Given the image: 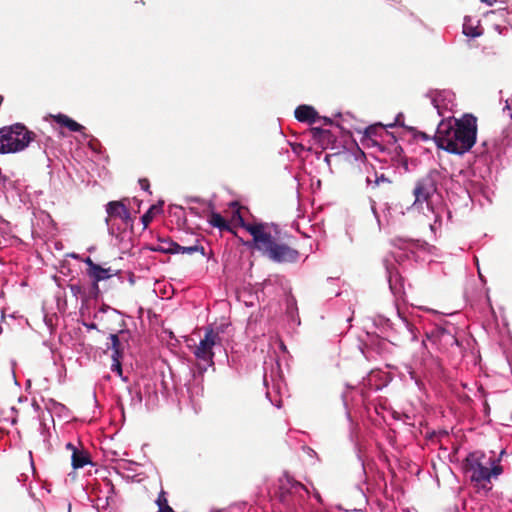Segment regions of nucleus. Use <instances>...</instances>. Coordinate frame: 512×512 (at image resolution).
I'll list each match as a JSON object with an SVG mask.
<instances>
[{"instance_id":"f257e3e1","label":"nucleus","mask_w":512,"mask_h":512,"mask_svg":"<svg viewBox=\"0 0 512 512\" xmlns=\"http://www.w3.org/2000/svg\"><path fill=\"white\" fill-rule=\"evenodd\" d=\"M231 207L234 208L232 220L252 236V241L246 242L248 247L255 249L263 257L278 264H294L299 260V251L286 240L277 225L265 222L246 223L241 214L239 203L232 202Z\"/></svg>"},{"instance_id":"f03ea898","label":"nucleus","mask_w":512,"mask_h":512,"mask_svg":"<svg viewBox=\"0 0 512 512\" xmlns=\"http://www.w3.org/2000/svg\"><path fill=\"white\" fill-rule=\"evenodd\" d=\"M477 137V118L465 114L460 119L442 120L433 136L438 148L452 154L462 155L475 144Z\"/></svg>"},{"instance_id":"7ed1b4c3","label":"nucleus","mask_w":512,"mask_h":512,"mask_svg":"<svg viewBox=\"0 0 512 512\" xmlns=\"http://www.w3.org/2000/svg\"><path fill=\"white\" fill-rule=\"evenodd\" d=\"M462 468L474 487L486 492L492 489L491 479L498 477L503 472L498 460L486 457L480 451L469 453L462 463Z\"/></svg>"},{"instance_id":"20e7f679","label":"nucleus","mask_w":512,"mask_h":512,"mask_svg":"<svg viewBox=\"0 0 512 512\" xmlns=\"http://www.w3.org/2000/svg\"><path fill=\"white\" fill-rule=\"evenodd\" d=\"M37 139V134L30 131L24 124L15 123L0 128V154L23 151Z\"/></svg>"},{"instance_id":"39448f33","label":"nucleus","mask_w":512,"mask_h":512,"mask_svg":"<svg viewBox=\"0 0 512 512\" xmlns=\"http://www.w3.org/2000/svg\"><path fill=\"white\" fill-rule=\"evenodd\" d=\"M126 199L120 201H110L106 205L107 217L105 222L111 235H117L127 227H132L133 218L130 210L124 203Z\"/></svg>"},{"instance_id":"423d86ee","label":"nucleus","mask_w":512,"mask_h":512,"mask_svg":"<svg viewBox=\"0 0 512 512\" xmlns=\"http://www.w3.org/2000/svg\"><path fill=\"white\" fill-rule=\"evenodd\" d=\"M216 345H221V337L217 331L208 327L205 330L204 337L200 340L199 344L195 347L194 355L197 359L202 360L209 365H213L214 352L213 348Z\"/></svg>"},{"instance_id":"0eeeda50","label":"nucleus","mask_w":512,"mask_h":512,"mask_svg":"<svg viewBox=\"0 0 512 512\" xmlns=\"http://www.w3.org/2000/svg\"><path fill=\"white\" fill-rule=\"evenodd\" d=\"M436 177V172H430L416 181L413 189L414 206L421 205L424 202L429 205L430 199L437 191Z\"/></svg>"},{"instance_id":"6e6552de","label":"nucleus","mask_w":512,"mask_h":512,"mask_svg":"<svg viewBox=\"0 0 512 512\" xmlns=\"http://www.w3.org/2000/svg\"><path fill=\"white\" fill-rule=\"evenodd\" d=\"M83 261L87 265L86 274L92 282L91 293L97 297L100 293L99 282L111 278L115 273L110 267L103 268L96 264L90 257Z\"/></svg>"},{"instance_id":"1a4fd4ad","label":"nucleus","mask_w":512,"mask_h":512,"mask_svg":"<svg viewBox=\"0 0 512 512\" xmlns=\"http://www.w3.org/2000/svg\"><path fill=\"white\" fill-rule=\"evenodd\" d=\"M66 448L72 452L71 464L74 469L83 468L91 463L90 455L86 450H80L72 443H67Z\"/></svg>"},{"instance_id":"9d476101","label":"nucleus","mask_w":512,"mask_h":512,"mask_svg":"<svg viewBox=\"0 0 512 512\" xmlns=\"http://www.w3.org/2000/svg\"><path fill=\"white\" fill-rule=\"evenodd\" d=\"M312 139L318 143L323 149H326L328 145L335 141V136L330 130L323 129L320 127H312L310 129Z\"/></svg>"},{"instance_id":"9b49d317","label":"nucleus","mask_w":512,"mask_h":512,"mask_svg":"<svg viewBox=\"0 0 512 512\" xmlns=\"http://www.w3.org/2000/svg\"><path fill=\"white\" fill-rule=\"evenodd\" d=\"M295 118L300 122L315 123L320 119L317 111L308 105H300L295 109Z\"/></svg>"},{"instance_id":"f8f14e48","label":"nucleus","mask_w":512,"mask_h":512,"mask_svg":"<svg viewBox=\"0 0 512 512\" xmlns=\"http://www.w3.org/2000/svg\"><path fill=\"white\" fill-rule=\"evenodd\" d=\"M153 251L165 254H179V244L170 238H159L158 244L151 248Z\"/></svg>"},{"instance_id":"ddd939ff","label":"nucleus","mask_w":512,"mask_h":512,"mask_svg":"<svg viewBox=\"0 0 512 512\" xmlns=\"http://www.w3.org/2000/svg\"><path fill=\"white\" fill-rule=\"evenodd\" d=\"M53 119L56 123L60 124L61 126H64L68 128L72 132H82L85 130V127L73 120L72 118L68 117L65 114H58L53 116Z\"/></svg>"},{"instance_id":"4468645a","label":"nucleus","mask_w":512,"mask_h":512,"mask_svg":"<svg viewBox=\"0 0 512 512\" xmlns=\"http://www.w3.org/2000/svg\"><path fill=\"white\" fill-rule=\"evenodd\" d=\"M208 222L211 226L218 228L220 231H228L234 235L236 232L234 229L228 224V222L221 216V214L217 212H211Z\"/></svg>"},{"instance_id":"2eb2a0df","label":"nucleus","mask_w":512,"mask_h":512,"mask_svg":"<svg viewBox=\"0 0 512 512\" xmlns=\"http://www.w3.org/2000/svg\"><path fill=\"white\" fill-rule=\"evenodd\" d=\"M109 339L111 340V346H108V348L113 350L111 357H123V348L119 335L114 333L110 334Z\"/></svg>"},{"instance_id":"dca6fc26","label":"nucleus","mask_w":512,"mask_h":512,"mask_svg":"<svg viewBox=\"0 0 512 512\" xmlns=\"http://www.w3.org/2000/svg\"><path fill=\"white\" fill-rule=\"evenodd\" d=\"M161 209H162L161 206L152 205L146 211V213L141 217V222L143 224L144 229H146L148 227V225L151 223V221L153 220V218L155 216V213L160 212Z\"/></svg>"},{"instance_id":"f3484780","label":"nucleus","mask_w":512,"mask_h":512,"mask_svg":"<svg viewBox=\"0 0 512 512\" xmlns=\"http://www.w3.org/2000/svg\"><path fill=\"white\" fill-rule=\"evenodd\" d=\"M179 253L181 254H193L199 252L201 255H205V249L202 245L199 244V240H196L195 244L191 246H181L179 245Z\"/></svg>"},{"instance_id":"a211bd4d","label":"nucleus","mask_w":512,"mask_h":512,"mask_svg":"<svg viewBox=\"0 0 512 512\" xmlns=\"http://www.w3.org/2000/svg\"><path fill=\"white\" fill-rule=\"evenodd\" d=\"M156 503L159 508L158 512H174V510L168 505L166 493L163 490L159 493Z\"/></svg>"},{"instance_id":"6ab92c4d","label":"nucleus","mask_w":512,"mask_h":512,"mask_svg":"<svg viewBox=\"0 0 512 512\" xmlns=\"http://www.w3.org/2000/svg\"><path fill=\"white\" fill-rule=\"evenodd\" d=\"M463 33L468 37H478L482 35L483 29L478 26H473L472 24L465 22L463 25Z\"/></svg>"},{"instance_id":"aec40b11","label":"nucleus","mask_w":512,"mask_h":512,"mask_svg":"<svg viewBox=\"0 0 512 512\" xmlns=\"http://www.w3.org/2000/svg\"><path fill=\"white\" fill-rule=\"evenodd\" d=\"M111 358H112L111 370L113 372H116L120 377H122V374H123L122 364H121L122 357H111Z\"/></svg>"},{"instance_id":"412c9836","label":"nucleus","mask_w":512,"mask_h":512,"mask_svg":"<svg viewBox=\"0 0 512 512\" xmlns=\"http://www.w3.org/2000/svg\"><path fill=\"white\" fill-rule=\"evenodd\" d=\"M411 131L413 132V137L414 139H420L422 141H428V140H433V137H431L430 135H428L427 133L425 132H422V131H417L416 129L412 128Z\"/></svg>"},{"instance_id":"4be33fe9","label":"nucleus","mask_w":512,"mask_h":512,"mask_svg":"<svg viewBox=\"0 0 512 512\" xmlns=\"http://www.w3.org/2000/svg\"><path fill=\"white\" fill-rule=\"evenodd\" d=\"M139 185L140 187L145 190V191H148L149 193H151L149 191L150 189V183H149V180L147 178H142V179H139Z\"/></svg>"},{"instance_id":"5701e85b","label":"nucleus","mask_w":512,"mask_h":512,"mask_svg":"<svg viewBox=\"0 0 512 512\" xmlns=\"http://www.w3.org/2000/svg\"><path fill=\"white\" fill-rule=\"evenodd\" d=\"M319 120H323L325 125H331L332 124V120L330 118H327V117H320Z\"/></svg>"},{"instance_id":"b1692460","label":"nucleus","mask_w":512,"mask_h":512,"mask_svg":"<svg viewBox=\"0 0 512 512\" xmlns=\"http://www.w3.org/2000/svg\"><path fill=\"white\" fill-rule=\"evenodd\" d=\"M380 182H388L389 183L388 179H386L384 177V175H381L380 177H377L376 184H379Z\"/></svg>"},{"instance_id":"393cba45","label":"nucleus","mask_w":512,"mask_h":512,"mask_svg":"<svg viewBox=\"0 0 512 512\" xmlns=\"http://www.w3.org/2000/svg\"><path fill=\"white\" fill-rule=\"evenodd\" d=\"M70 288H71L72 292H74V293H77L81 290L80 286H78V285H71Z\"/></svg>"},{"instance_id":"a878e982","label":"nucleus","mask_w":512,"mask_h":512,"mask_svg":"<svg viewBox=\"0 0 512 512\" xmlns=\"http://www.w3.org/2000/svg\"><path fill=\"white\" fill-rule=\"evenodd\" d=\"M503 111H504V112H505V111H508V112H509V116H510V118L512 119L511 106H510L509 104H507V105L504 107Z\"/></svg>"},{"instance_id":"bb28decb","label":"nucleus","mask_w":512,"mask_h":512,"mask_svg":"<svg viewBox=\"0 0 512 512\" xmlns=\"http://www.w3.org/2000/svg\"><path fill=\"white\" fill-rule=\"evenodd\" d=\"M87 327H88L89 329H96V328H97L96 324H94V323H92V324H90V325H87Z\"/></svg>"},{"instance_id":"cd10ccee","label":"nucleus","mask_w":512,"mask_h":512,"mask_svg":"<svg viewBox=\"0 0 512 512\" xmlns=\"http://www.w3.org/2000/svg\"><path fill=\"white\" fill-rule=\"evenodd\" d=\"M298 486L301 487V488L304 487L303 484H301V483H298Z\"/></svg>"},{"instance_id":"c85d7f7f","label":"nucleus","mask_w":512,"mask_h":512,"mask_svg":"<svg viewBox=\"0 0 512 512\" xmlns=\"http://www.w3.org/2000/svg\"><path fill=\"white\" fill-rule=\"evenodd\" d=\"M482 2H487V0H481Z\"/></svg>"}]
</instances>
